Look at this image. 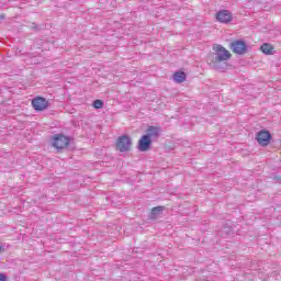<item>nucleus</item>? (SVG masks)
Wrapping results in <instances>:
<instances>
[{
	"label": "nucleus",
	"instance_id": "10",
	"mask_svg": "<svg viewBox=\"0 0 281 281\" xmlns=\"http://www.w3.org/2000/svg\"><path fill=\"white\" fill-rule=\"evenodd\" d=\"M186 72L183 71H177L173 74V80L175 82L181 83V82H186Z\"/></svg>",
	"mask_w": 281,
	"mask_h": 281
},
{
	"label": "nucleus",
	"instance_id": "15",
	"mask_svg": "<svg viewBox=\"0 0 281 281\" xmlns=\"http://www.w3.org/2000/svg\"><path fill=\"white\" fill-rule=\"evenodd\" d=\"M32 27H33V30H36V24L33 23V24H32Z\"/></svg>",
	"mask_w": 281,
	"mask_h": 281
},
{
	"label": "nucleus",
	"instance_id": "8",
	"mask_svg": "<svg viewBox=\"0 0 281 281\" xmlns=\"http://www.w3.org/2000/svg\"><path fill=\"white\" fill-rule=\"evenodd\" d=\"M150 146H153V140L148 136L143 135L138 140V150L140 153H147V150H150Z\"/></svg>",
	"mask_w": 281,
	"mask_h": 281
},
{
	"label": "nucleus",
	"instance_id": "1",
	"mask_svg": "<svg viewBox=\"0 0 281 281\" xmlns=\"http://www.w3.org/2000/svg\"><path fill=\"white\" fill-rule=\"evenodd\" d=\"M213 49L215 52V57L212 64L213 69H216V71H226L227 67H229L226 60L232 58V53L221 44L214 46Z\"/></svg>",
	"mask_w": 281,
	"mask_h": 281
},
{
	"label": "nucleus",
	"instance_id": "5",
	"mask_svg": "<svg viewBox=\"0 0 281 281\" xmlns=\"http://www.w3.org/2000/svg\"><path fill=\"white\" fill-rule=\"evenodd\" d=\"M32 106L36 111H45V109L49 108V101L43 97H37L32 100Z\"/></svg>",
	"mask_w": 281,
	"mask_h": 281
},
{
	"label": "nucleus",
	"instance_id": "12",
	"mask_svg": "<svg viewBox=\"0 0 281 281\" xmlns=\"http://www.w3.org/2000/svg\"><path fill=\"white\" fill-rule=\"evenodd\" d=\"M164 212V206H156L151 209V216H159Z\"/></svg>",
	"mask_w": 281,
	"mask_h": 281
},
{
	"label": "nucleus",
	"instance_id": "11",
	"mask_svg": "<svg viewBox=\"0 0 281 281\" xmlns=\"http://www.w3.org/2000/svg\"><path fill=\"white\" fill-rule=\"evenodd\" d=\"M261 52L267 55L273 54V46L269 43H265L260 47Z\"/></svg>",
	"mask_w": 281,
	"mask_h": 281
},
{
	"label": "nucleus",
	"instance_id": "16",
	"mask_svg": "<svg viewBox=\"0 0 281 281\" xmlns=\"http://www.w3.org/2000/svg\"><path fill=\"white\" fill-rule=\"evenodd\" d=\"M1 251H3V246L0 245V254H1Z\"/></svg>",
	"mask_w": 281,
	"mask_h": 281
},
{
	"label": "nucleus",
	"instance_id": "7",
	"mask_svg": "<svg viewBox=\"0 0 281 281\" xmlns=\"http://www.w3.org/2000/svg\"><path fill=\"white\" fill-rule=\"evenodd\" d=\"M159 135H161V127L149 126L146 130L145 137H147L151 142H155V140L159 139Z\"/></svg>",
	"mask_w": 281,
	"mask_h": 281
},
{
	"label": "nucleus",
	"instance_id": "3",
	"mask_svg": "<svg viewBox=\"0 0 281 281\" xmlns=\"http://www.w3.org/2000/svg\"><path fill=\"white\" fill-rule=\"evenodd\" d=\"M133 142L131 140L130 136L123 135L120 136L116 140V148L120 153H128L131 150Z\"/></svg>",
	"mask_w": 281,
	"mask_h": 281
},
{
	"label": "nucleus",
	"instance_id": "2",
	"mask_svg": "<svg viewBox=\"0 0 281 281\" xmlns=\"http://www.w3.org/2000/svg\"><path fill=\"white\" fill-rule=\"evenodd\" d=\"M70 142L71 139L68 136L56 134L53 138V147L58 151L65 150V148L69 146Z\"/></svg>",
	"mask_w": 281,
	"mask_h": 281
},
{
	"label": "nucleus",
	"instance_id": "13",
	"mask_svg": "<svg viewBox=\"0 0 281 281\" xmlns=\"http://www.w3.org/2000/svg\"><path fill=\"white\" fill-rule=\"evenodd\" d=\"M102 106H104V101L97 99L93 101V108L94 109H102Z\"/></svg>",
	"mask_w": 281,
	"mask_h": 281
},
{
	"label": "nucleus",
	"instance_id": "9",
	"mask_svg": "<svg viewBox=\"0 0 281 281\" xmlns=\"http://www.w3.org/2000/svg\"><path fill=\"white\" fill-rule=\"evenodd\" d=\"M216 19L220 23H232L233 15L229 10H220L216 13Z\"/></svg>",
	"mask_w": 281,
	"mask_h": 281
},
{
	"label": "nucleus",
	"instance_id": "14",
	"mask_svg": "<svg viewBox=\"0 0 281 281\" xmlns=\"http://www.w3.org/2000/svg\"><path fill=\"white\" fill-rule=\"evenodd\" d=\"M0 281H5V274L0 273Z\"/></svg>",
	"mask_w": 281,
	"mask_h": 281
},
{
	"label": "nucleus",
	"instance_id": "6",
	"mask_svg": "<svg viewBox=\"0 0 281 281\" xmlns=\"http://www.w3.org/2000/svg\"><path fill=\"white\" fill-rule=\"evenodd\" d=\"M256 139L259 146H269V143L271 142V133L262 130L257 133Z\"/></svg>",
	"mask_w": 281,
	"mask_h": 281
},
{
	"label": "nucleus",
	"instance_id": "4",
	"mask_svg": "<svg viewBox=\"0 0 281 281\" xmlns=\"http://www.w3.org/2000/svg\"><path fill=\"white\" fill-rule=\"evenodd\" d=\"M231 49L234 54L243 56L247 52V43L243 40H237L231 43Z\"/></svg>",
	"mask_w": 281,
	"mask_h": 281
}]
</instances>
